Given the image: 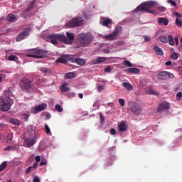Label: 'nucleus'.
<instances>
[{"mask_svg": "<svg viewBox=\"0 0 182 182\" xmlns=\"http://www.w3.org/2000/svg\"><path fill=\"white\" fill-rule=\"evenodd\" d=\"M49 41L52 45H58V41L70 45L72 41L75 39V36L72 33H66V36L62 34H50L48 36Z\"/></svg>", "mask_w": 182, "mask_h": 182, "instance_id": "nucleus-1", "label": "nucleus"}, {"mask_svg": "<svg viewBox=\"0 0 182 182\" xmlns=\"http://www.w3.org/2000/svg\"><path fill=\"white\" fill-rule=\"evenodd\" d=\"M156 5V2L154 1H146L144 3H141V4L139 5L137 8L134 10L136 13L140 11H146L147 13L154 14L155 11L151 9Z\"/></svg>", "mask_w": 182, "mask_h": 182, "instance_id": "nucleus-2", "label": "nucleus"}, {"mask_svg": "<svg viewBox=\"0 0 182 182\" xmlns=\"http://www.w3.org/2000/svg\"><path fill=\"white\" fill-rule=\"evenodd\" d=\"M92 40H94V37L91 34L82 33L77 36V42H79L80 46L87 47L91 45Z\"/></svg>", "mask_w": 182, "mask_h": 182, "instance_id": "nucleus-3", "label": "nucleus"}, {"mask_svg": "<svg viewBox=\"0 0 182 182\" xmlns=\"http://www.w3.org/2000/svg\"><path fill=\"white\" fill-rule=\"evenodd\" d=\"M48 56L47 50H41L40 49H31L28 50L27 57L36 59L45 58Z\"/></svg>", "mask_w": 182, "mask_h": 182, "instance_id": "nucleus-4", "label": "nucleus"}, {"mask_svg": "<svg viewBox=\"0 0 182 182\" xmlns=\"http://www.w3.org/2000/svg\"><path fill=\"white\" fill-rule=\"evenodd\" d=\"M21 90L26 91V92H34V85L33 82L28 79H23L20 83Z\"/></svg>", "mask_w": 182, "mask_h": 182, "instance_id": "nucleus-5", "label": "nucleus"}, {"mask_svg": "<svg viewBox=\"0 0 182 182\" xmlns=\"http://www.w3.org/2000/svg\"><path fill=\"white\" fill-rule=\"evenodd\" d=\"M83 23H84V21L82 17H75L72 18L70 21H68V23H66V27L68 28L79 27L83 25Z\"/></svg>", "mask_w": 182, "mask_h": 182, "instance_id": "nucleus-6", "label": "nucleus"}, {"mask_svg": "<svg viewBox=\"0 0 182 182\" xmlns=\"http://www.w3.org/2000/svg\"><path fill=\"white\" fill-rule=\"evenodd\" d=\"M175 75L173 73H168L167 71H160L157 74V79L160 80H167V79H173Z\"/></svg>", "mask_w": 182, "mask_h": 182, "instance_id": "nucleus-7", "label": "nucleus"}, {"mask_svg": "<svg viewBox=\"0 0 182 182\" xmlns=\"http://www.w3.org/2000/svg\"><path fill=\"white\" fill-rule=\"evenodd\" d=\"M122 31V28H121V26H118L115 28V30H114L112 33L108 34L107 36H105L104 38L107 39V41H114L117 39V36L119 35Z\"/></svg>", "mask_w": 182, "mask_h": 182, "instance_id": "nucleus-8", "label": "nucleus"}, {"mask_svg": "<svg viewBox=\"0 0 182 182\" xmlns=\"http://www.w3.org/2000/svg\"><path fill=\"white\" fill-rule=\"evenodd\" d=\"M37 140L36 136H30L24 139V144L23 146L26 148H31L36 144V141Z\"/></svg>", "mask_w": 182, "mask_h": 182, "instance_id": "nucleus-9", "label": "nucleus"}, {"mask_svg": "<svg viewBox=\"0 0 182 182\" xmlns=\"http://www.w3.org/2000/svg\"><path fill=\"white\" fill-rule=\"evenodd\" d=\"M11 107V104L9 100L4 98L0 99V110L2 112H9Z\"/></svg>", "mask_w": 182, "mask_h": 182, "instance_id": "nucleus-10", "label": "nucleus"}, {"mask_svg": "<svg viewBox=\"0 0 182 182\" xmlns=\"http://www.w3.org/2000/svg\"><path fill=\"white\" fill-rule=\"evenodd\" d=\"M77 58H75L73 55H60V58H58L57 62L59 63L66 64L68 62H70V59L75 60Z\"/></svg>", "mask_w": 182, "mask_h": 182, "instance_id": "nucleus-11", "label": "nucleus"}, {"mask_svg": "<svg viewBox=\"0 0 182 182\" xmlns=\"http://www.w3.org/2000/svg\"><path fill=\"white\" fill-rule=\"evenodd\" d=\"M31 31V29L30 28L24 29V31H23V32H21V33H20V35L17 36V38H16V41L21 42V41L24 40V38H26V37L28 36V33H30Z\"/></svg>", "mask_w": 182, "mask_h": 182, "instance_id": "nucleus-12", "label": "nucleus"}, {"mask_svg": "<svg viewBox=\"0 0 182 182\" xmlns=\"http://www.w3.org/2000/svg\"><path fill=\"white\" fill-rule=\"evenodd\" d=\"M47 107H48V105L46 103H43L34 107V109H33L31 112L33 114H37L41 111H45V109H46Z\"/></svg>", "mask_w": 182, "mask_h": 182, "instance_id": "nucleus-13", "label": "nucleus"}, {"mask_svg": "<svg viewBox=\"0 0 182 182\" xmlns=\"http://www.w3.org/2000/svg\"><path fill=\"white\" fill-rule=\"evenodd\" d=\"M130 109L132 110V112H133V114L136 116L140 115L141 112V107L137 105H133Z\"/></svg>", "mask_w": 182, "mask_h": 182, "instance_id": "nucleus-14", "label": "nucleus"}, {"mask_svg": "<svg viewBox=\"0 0 182 182\" xmlns=\"http://www.w3.org/2000/svg\"><path fill=\"white\" fill-rule=\"evenodd\" d=\"M171 107V105H168V102H162L161 104L159 105V107H157V112H161L163 110L168 109Z\"/></svg>", "mask_w": 182, "mask_h": 182, "instance_id": "nucleus-15", "label": "nucleus"}, {"mask_svg": "<svg viewBox=\"0 0 182 182\" xmlns=\"http://www.w3.org/2000/svg\"><path fill=\"white\" fill-rule=\"evenodd\" d=\"M70 63H75L76 65H85V60L84 59H82V58H76V59H72V58H70Z\"/></svg>", "mask_w": 182, "mask_h": 182, "instance_id": "nucleus-16", "label": "nucleus"}, {"mask_svg": "<svg viewBox=\"0 0 182 182\" xmlns=\"http://www.w3.org/2000/svg\"><path fill=\"white\" fill-rule=\"evenodd\" d=\"M40 72L44 73L46 75H50L53 74V71H52L50 69L45 68V67H41L39 69Z\"/></svg>", "mask_w": 182, "mask_h": 182, "instance_id": "nucleus-17", "label": "nucleus"}, {"mask_svg": "<svg viewBox=\"0 0 182 182\" xmlns=\"http://www.w3.org/2000/svg\"><path fill=\"white\" fill-rule=\"evenodd\" d=\"M168 38H169V45L172 46L179 45V40H178V38H175V42L173 41V37H172L171 35L168 36Z\"/></svg>", "mask_w": 182, "mask_h": 182, "instance_id": "nucleus-18", "label": "nucleus"}, {"mask_svg": "<svg viewBox=\"0 0 182 182\" xmlns=\"http://www.w3.org/2000/svg\"><path fill=\"white\" fill-rule=\"evenodd\" d=\"M112 22V20L107 18H101L100 20V23L101 25L104 26H108V25H109Z\"/></svg>", "mask_w": 182, "mask_h": 182, "instance_id": "nucleus-19", "label": "nucleus"}, {"mask_svg": "<svg viewBox=\"0 0 182 182\" xmlns=\"http://www.w3.org/2000/svg\"><path fill=\"white\" fill-rule=\"evenodd\" d=\"M127 130V125H126V123H121L118 125V131L121 132H126Z\"/></svg>", "mask_w": 182, "mask_h": 182, "instance_id": "nucleus-20", "label": "nucleus"}, {"mask_svg": "<svg viewBox=\"0 0 182 182\" xmlns=\"http://www.w3.org/2000/svg\"><path fill=\"white\" fill-rule=\"evenodd\" d=\"M122 87L125 88V90L128 91H132L133 90V85L129 82H122Z\"/></svg>", "mask_w": 182, "mask_h": 182, "instance_id": "nucleus-21", "label": "nucleus"}, {"mask_svg": "<svg viewBox=\"0 0 182 182\" xmlns=\"http://www.w3.org/2000/svg\"><path fill=\"white\" fill-rule=\"evenodd\" d=\"M153 50H154V53H156L157 55H163V50H161V48H159V46H154L153 47Z\"/></svg>", "mask_w": 182, "mask_h": 182, "instance_id": "nucleus-22", "label": "nucleus"}, {"mask_svg": "<svg viewBox=\"0 0 182 182\" xmlns=\"http://www.w3.org/2000/svg\"><path fill=\"white\" fill-rule=\"evenodd\" d=\"M127 73L130 74H139L140 73V70L134 68H128V70H127Z\"/></svg>", "mask_w": 182, "mask_h": 182, "instance_id": "nucleus-23", "label": "nucleus"}, {"mask_svg": "<svg viewBox=\"0 0 182 182\" xmlns=\"http://www.w3.org/2000/svg\"><path fill=\"white\" fill-rule=\"evenodd\" d=\"M27 132L28 133V135H30V136H36V135H34V129L33 128V126L28 125L27 127Z\"/></svg>", "mask_w": 182, "mask_h": 182, "instance_id": "nucleus-24", "label": "nucleus"}, {"mask_svg": "<svg viewBox=\"0 0 182 182\" xmlns=\"http://www.w3.org/2000/svg\"><path fill=\"white\" fill-rule=\"evenodd\" d=\"M105 61H107V58L99 57L97 58V60H95V61H94V64L97 65V64L102 63Z\"/></svg>", "mask_w": 182, "mask_h": 182, "instance_id": "nucleus-25", "label": "nucleus"}, {"mask_svg": "<svg viewBox=\"0 0 182 182\" xmlns=\"http://www.w3.org/2000/svg\"><path fill=\"white\" fill-rule=\"evenodd\" d=\"M159 24H163L164 26H167V24L168 23V21H167L166 18H159Z\"/></svg>", "mask_w": 182, "mask_h": 182, "instance_id": "nucleus-26", "label": "nucleus"}, {"mask_svg": "<svg viewBox=\"0 0 182 182\" xmlns=\"http://www.w3.org/2000/svg\"><path fill=\"white\" fill-rule=\"evenodd\" d=\"M13 141V135L11 134H8L7 136H6V142L7 144H11Z\"/></svg>", "mask_w": 182, "mask_h": 182, "instance_id": "nucleus-27", "label": "nucleus"}, {"mask_svg": "<svg viewBox=\"0 0 182 182\" xmlns=\"http://www.w3.org/2000/svg\"><path fill=\"white\" fill-rule=\"evenodd\" d=\"M7 19L9 20V22H14L16 20V16L14 14H9L7 16Z\"/></svg>", "mask_w": 182, "mask_h": 182, "instance_id": "nucleus-28", "label": "nucleus"}, {"mask_svg": "<svg viewBox=\"0 0 182 182\" xmlns=\"http://www.w3.org/2000/svg\"><path fill=\"white\" fill-rule=\"evenodd\" d=\"M36 168H37V163H35L34 164H33V166H30L27 168L26 171V173H29L30 172L33 171V170Z\"/></svg>", "mask_w": 182, "mask_h": 182, "instance_id": "nucleus-29", "label": "nucleus"}, {"mask_svg": "<svg viewBox=\"0 0 182 182\" xmlns=\"http://www.w3.org/2000/svg\"><path fill=\"white\" fill-rule=\"evenodd\" d=\"M60 90L63 92H67L69 91V87L66 84H63L60 86Z\"/></svg>", "mask_w": 182, "mask_h": 182, "instance_id": "nucleus-30", "label": "nucleus"}, {"mask_svg": "<svg viewBox=\"0 0 182 182\" xmlns=\"http://www.w3.org/2000/svg\"><path fill=\"white\" fill-rule=\"evenodd\" d=\"M147 93L149 95H154V96H157L159 95V92H157L156 91H154V90L149 88V90H147Z\"/></svg>", "mask_w": 182, "mask_h": 182, "instance_id": "nucleus-31", "label": "nucleus"}, {"mask_svg": "<svg viewBox=\"0 0 182 182\" xmlns=\"http://www.w3.org/2000/svg\"><path fill=\"white\" fill-rule=\"evenodd\" d=\"M159 41L163 43H167L168 42V38H166L165 36L159 37Z\"/></svg>", "mask_w": 182, "mask_h": 182, "instance_id": "nucleus-32", "label": "nucleus"}, {"mask_svg": "<svg viewBox=\"0 0 182 182\" xmlns=\"http://www.w3.org/2000/svg\"><path fill=\"white\" fill-rule=\"evenodd\" d=\"M4 95H6V98L9 99L13 95V92L9 89H7L6 90V92H4Z\"/></svg>", "mask_w": 182, "mask_h": 182, "instance_id": "nucleus-33", "label": "nucleus"}, {"mask_svg": "<svg viewBox=\"0 0 182 182\" xmlns=\"http://www.w3.org/2000/svg\"><path fill=\"white\" fill-rule=\"evenodd\" d=\"M74 77H75V74L73 73H68L65 74V77H66V79H72Z\"/></svg>", "mask_w": 182, "mask_h": 182, "instance_id": "nucleus-34", "label": "nucleus"}, {"mask_svg": "<svg viewBox=\"0 0 182 182\" xmlns=\"http://www.w3.org/2000/svg\"><path fill=\"white\" fill-rule=\"evenodd\" d=\"M10 122L12 124L17 125V126H18V124H20V122L17 119H14V118L11 119Z\"/></svg>", "mask_w": 182, "mask_h": 182, "instance_id": "nucleus-35", "label": "nucleus"}, {"mask_svg": "<svg viewBox=\"0 0 182 182\" xmlns=\"http://www.w3.org/2000/svg\"><path fill=\"white\" fill-rule=\"evenodd\" d=\"M35 1H33L28 4V7L26 9V11L28 12L34 6Z\"/></svg>", "mask_w": 182, "mask_h": 182, "instance_id": "nucleus-36", "label": "nucleus"}, {"mask_svg": "<svg viewBox=\"0 0 182 182\" xmlns=\"http://www.w3.org/2000/svg\"><path fill=\"white\" fill-rule=\"evenodd\" d=\"M44 131H46V134H50V129L47 124L44 125Z\"/></svg>", "mask_w": 182, "mask_h": 182, "instance_id": "nucleus-37", "label": "nucleus"}, {"mask_svg": "<svg viewBox=\"0 0 182 182\" xmlns=\"http://www.w3.org/2000/svg\"><path fill=\"white\" fill-rule=\"evenodd\" d=\"M55 109H56V111H58L59 112H62L63 111V108H62V107H60V105H56L55 106Z\"/></svg>", "mask_w": 182, "mask_h": 182, "instance_id": "nucleus-38", "label": "nucleus"}, {"mask_svg": "<svg viewBox=\"0 0 182 182\" xmlns=\"http://www.w3.org/2000/svg\"><path fill=\"white\" fill-rule=\"evenodd\" d=\"M124 65L127 67H133V64H132L129 60H124Z\"/></svg>", "mask_w": 182, "mask_h": 182, "instance_id": "nucleus-39", "label": "nucleus"}, {"mask_svg": "<svg viewBox=\"0 0 182 182\" xmlns=\"http://www.w3.org/2000/svg\"><path fill=\"white\" fill-rule=\"evenodd\" d=\"M6 167V162H2L0 165V172L4 171L5 168Z\"/></svg>", "mask_w": 182, "mask_h": 182, "instance_id": "nucleus-40", "label": "nucleus"}, {"mask_svg": "<svg viewBox=\"0 0 182 182\" xmlns=\"http://www.w3.org/2000/svg\"><path fill=\"white\" fill-rule=\"evenodd\" d=\"M16 60H17V56L16 55H11L9 56V60L15 61Z\"/></svg>", "mask_w": 182, "mask_h": 182, "instance_id": "nucleus-41", "label": "nucleus"}, {"mask_svg": "<svg viewBox=\"0 0 182 182\" xmlns=\"http://www.w3.org/2000/svg\"><path fill=\"white\" fill-rule=\"evenodd\" d=\"M143 39L144 42H150L151 41V38L149 36H143Z\"/></svg>", "mask_w": 182, "mask_h": 182, "instance_id": "nucleus-42", "label": "nucleus"}, {"mask_svg": "<svg viewBox=\"0 0 182 182\" xmlns=\"http://www.w3.org/2000/svg\"><path fill=\"white\" fill-rule=\"evenodd\" d=\"M17 149H14V148H12L11 146H8V147L4 148V151H16Z\"/></svg>", "mask_w": 182, "mask_h": 182, "instance_id": "nucleus-43", "label": "nucleus"}, {"mask_svg": "<svg viewBox=\"0 0 182 182\" xmlns=\"http://www.w3.org/2000/svg\"><path fill=\"white\" fill-rule=\"evenodd\" d=\"M175 23H176V25H178L179 26H182V20L176 18Z\"/></svg>", "mask_w": 182, "mask_h": 182, "instance_id": "nucleus-44", "label": "nucleus"}, {"mask_svg": "<svg viewBox=\"0 0 182 182\" xmlns=\"http://www.w3.org/2000/svg\"><path fill=\"white\" fill-rule=\"evenodd\" d=\"M171 58L175 60H178V53H173V54L171 55Z\"/></svg>", "mask_w": 182, "mask_h": 182, "instance_id": "nucleus-45", "label": "nucleus"}, {"mask_svg": "<svg viewBox=\"0 0 182 182\" xmlns=\"http://www.w3.org/2000/svg\"><path fill=\"white\" fill-rule=\"evenodd\" d=\"M118 103L119 104V106L124 107V100L123 99H119Z\"/></svg>", "mask_w": 182, "mask_h": 182, "instance_id": "nucleus-46", "label": "nucleus"}, {"mask_svg": "<svg viewBox=\"0 0 182 182\" xmlns=\"http://www.w3.org/2000/svg\"><path fill=\"white\" fill-rule=\"evenodd\" d=\"M104 87L105 86L104 85H99L97 87V90L100 92L104 90Z\"/></svg>", "mask_w": 182, "mask_h": 182, "instance_id": "nucleus-47", "label": "nucleus"}, {"mask_svg": "<svg viewBox=\"0 0 182 182\" xmlns=\"http://www.w3.org/2000/svg\"><path fill=\"white\" fill-rule=\"evenodd\" d=\"M168 3L171 4V5L173 6H176V3L173 1V0H168Z\"/></svg>", "mask_w": 182, "mask_h": 182, "instance_id": "nucleus-48", "label": "nucleus"}, {"mask_svg": "<svg viewBox=\"0 0 182 182\" xmlns=\"http://www.w3.org/2000/svg\"><path fill=\"white\" fill-rule=\"evenodd\" d=\"M176 97L178 98V100H181V99L182 98V92H178V94H176Z\"/></svg>", "mask_w": 182, "mask_h": 182, "instance_id": "nucleus-49", "label": "nucleus"}, {"mask_svg": "<svg viewBox=\"0 0 182 182\" xmlns=\"http://www.w3.org/2000/svg\"><path fill=\"white\" fill-rule=\"evenodd\" d=\"M104 72L105 73H111V67L110 66H107L105 70H104Z\"/></svg>", "mask_w": 182, "mask_h": 182, "instance_id": "nucleus-50", "label": "nucleus"}, {"mask_svg": "<svg viewBox=\"0 0 182 182\" xmlns=\"http://www.w3.org/2000/svg\"><path fill=\"white\" fill-rule=\"evenodd\" d=\"M173 16L175 17H176V18H181V14H179V13H178V12L173 13Z\"/></svg>", "mask_w": 182, "mask_h": 182, "instance_id": "nucleus-51", "label": "nucleus"}, {"mask_svg": "<svg viewBox=\"0 0 182 182\" xmlns=\"http://www.w3.org/2000/svg\"><path fill=\"white\" fill-rule=\"evenodd\" d=\"M111 135H115V129L112 128L109 130Z\"/></svg>", "mask_w": 182, "mask_h": 182, "instance_id": "nucleus-52", "label": "nucleus"}, {"mask_svg": "<svg viewBox=\"0 0 182 182\" xmlns=\"http://www.w3.org/2000/svg\"><path fill=\"white\" fill-rule=\"evenodd\" d=\"M33 182H40V179L38 176H35L34 178H33Z\"/></svg>", "mask_w": 182, "mask_h": 182, "instance_id": "nucleus-53", "label": "nucleus"}, {"mask_svg": "<svg viewBox=\"0 0 182 182\" xmlns=\"http://www.w3.org/2000/svg\"><path fill=\"white\" fill-rule=\"evenodd\" d=\"M159 11H160L161 12H164V11H166V8L159 6Z\"/></svg>", "mask_w": 182, "mask_h": 182, "instance_id": "nucleus-54", "label": "nucleus"}, {"mask_svg": "<svg viewBox=\"0 0 182 182\" xmlns=\"http://www.w3.org/2000/svg\"><path fill=\"white\" fill-rule=\"evenodd\" d=\"M100 119H101V123H104L105 119H104V116L102 115V114H100Z\"/></svg>", "mask_w": 182, "mask_h": 182, "instance_id": "nucleus-55", "label": "nucleus"}, {"mask_svg": "<svg viewBox=\"0 0 182 182\" xmlns=\"http://www.w3.org/2000/svg\"><path fill=\"white\" fill-rule=\"evenodd\" d=\"M83 17H85V19L90 18V14H87V13H83Z\"/></svg>", "mask_w": 182, "mask_h": 182, "instance_id": "nucleus-56", "label": "nucleus"}, {"mask_svg": "<svg viewBox=\"0 0 182 182\" xmlns=\"http://www.w3.org/2000/svg\"><path fill=\"white\" fill-rule=\"evenodd\" d=\"M164 65L166 66H169L172 65V61H166V63H164Z\"/></svg>", "mask_w": 182, "mask_h": 182, "instance_id": "nucleus-57", "label": "nucleus"}, {"mask_svg": "<svg viewBox=\"0 0 182 182\" xmlns=\"http://www.w3.org/2000/svg\"><path fill=\"white\" fill-rule=\"evenodd\" d=\"M35 161H36V162L39 163L40 162V156H36Z\"/></svg>", "mask_w": 182, "mask_h": 182, "instance_id": "nucleus-58", "label": "nucleus"}, {"mask_svg": "<svg viewBox=\"0 0 182 182\" xmlns=\"http://www.w3.org/2000/svg\"><path fill=\"white\" fill-rule=\"evenodd\" d=\"M23 117H24V120L26 121L28 120L29 115L28 114H25Z\"/></svg>", "mask_w": 182, "mask_h": 182, "instance_id": "nucleus-59", "label": "nucleus"}, {"mask_svg": "<svg viewBox=\"0 0 182 182\" xmlns=\"http://www.w3.org/2000/svg\"><path fill=\"white\" fill-rule=\"evenodd\" d=\"M38 166H46V161H41V162H40Z\"/></svg>", "mask_w": 182, "mask_h": 182, "instance_id": "nucleus-60", "label": "nucleus"}, {"mask_svg": "<svg viewBox=\"0 0 182 182\" xmlns=\"http://www.w3.org/2000/svg\"><path fill=\"white\" fill-rule=\"evenodd\" d=\"M8 147H11L12 149H18V145L17 144H14V146H8Z\"/></svg>", "mask_w": 182, "mask_h": 182, "instance_id": "nucleus-61", "label": "nucleus"}, {"mask_svg": "<svg viewBox=\"0 0 182 182\" xmlns=\"http://www.w3.org/2000/svg\"><path fill=\"white\" fill-rule=\"evenodd\" d=\"M77 96L79 97L80 99H82L83 98V94H82V93L77 94Z\"/></svg>", "mask_w": 182, "mask_h": 182, "instance_id": "nucleus-62", "label": "nucleus"}, {"mask_svg": "<svg viewBox=\"0 0 182 182\" xmlns=\"http://www.w3.org/2000/svg\"><path fill=\"white\" fill-rule=\"evenodd\" d=\"M109 53V50L104 49V53Z\"/></svg>", "mask_w": 182, "mask_h": 182, "instance_id": "nucleus-63", "label": "nucleus"}, {"mask_svg": "<svg viewBox=\"0 0 182 182\" xmlns=\"http://www.w3.org/2000/svg\"><path fill=\"white\" fill-rule=\"evenodd\" d=\"M4 78V75L1 74L0 75V82H2V79Z\"/></svg>", "mask_w": 182, "mask_h": 182, "instance_id": "nucleus-64", "label": "nucleus"}]
</instances>
